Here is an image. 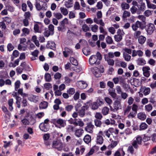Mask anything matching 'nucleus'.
I'll use <instances>...</instances> for the list:
<instances>
[{"label":"nucleus","instance_id":"34","mask_svg":"<svg viewBox=\"0 0 156 156\" xmlns=\"http://www.w3.org/2000/svg\"><path fill=\"white\" fill-rule=\"evenodd\" d=\"M123 57L125 61L127 62H129L130 60L131 56L129 54L125 53L124 52L123 53Z\"/></svg>","mask_w":156,"mask_h":156},{"label":"nucleus","instance_id":"60","mask_svg":"<svg viewBox=\"0 0 156 156\" xmlns=\"http://www.w3.org/2000/svg\"><path fill=\"white\" fill-rule=\"evenodd\" d=\"M136 113L134 112H131L128 116V117L129 119H132L134 118Z\"/></svg>","mask_w":156,"mask_h":156},{"label":"nucleus","instance_id":"25","mask_svg":"<svg viewBox=\"0 0 156 156\" xmlns=\"http://www.w3.org/2000/svg\"><path fill=\"white\" fill-rule=\"evenodd\" d=\"M147 7L149 9H154L156 8V5L151 3L149 0H145Z\"/></svg>","mask_w":156,"mask_h":156},{"label":"nucleus","instance_id":"20","mask_svg":"<svg viewBox=\"0 0 156 156\" xmlns=\"http://www.w3.org/2000/svg\"><path fill=\"white\" fill-rule=\"evenodd\" d=\"M104 139L101 135H97L96 139V142L98 144L101 145L103 143Z\"/></svg>","mask_w":156,"mask_h":156},{"label":"nucleus","instance_id":"29","mask_svg":"<svg viewBox=\"0 0 156 156\" xmlns=\"http://www.w3.org/2000/svg\"><path fill=\"white\" fill-rule=\"evenodd\" d=\"M136 61L137 64L140 66H143L146 63L145 60L142 58H138Z\"/></svg>","mask_w":156,"mask_h":156},{"label":"nucleus","instance_id":"50","mask_svg":"<svg viewBox=\"0 0 156 156\" xmlns=\"http://www.w3.org/2000/svg\"><path fill=\"white\" fill-rule=\"evenodd\" d=\"M130 10L133 14H134L136 12L137 14L138 9L135 6H132L130 9Z\"/></svg>","mask_w":156,"mask_h":156},{"label":"nucleus","instance_id":"2","mask_svg":"<svg viewBox=\"0 0 156 156\" xmlns=\"http://www.w3.org/2000/svg\"><path fill=\"white\" fill-rule=\"evenodd\" d=\"M51 122L56 127L59 129L64 127L66 125V121L61 118L52 119Z\"/></svg>","mask_w":156,"mask_h":156},{"label":"nucleus","instance_id":"33","mask_svg":"<svg viewBox=\"0 0 156 156\" xmlns=\"http://www.w3.org/2000/svg\"><path fill=\"white\" fill-rule=\"evenodd\" d=\"M138 38L139 43L141 44H144L146 40V37L142 35L140 36Z\"/></svg>","mask_w":156,"mask_h":156},{"label":"nucleus","instance_id":"15","mask_svg":"<svg viewBox=\"0 0 156 156\" xmlns=\"http://www.w3.org/2000/svg\"><path fill=\"white\" fill-rule=\"evenodd\" d=\"M143 52L142 51L139 50L137 51L133 50L132 51V56L134 57L138 55L140 57H142L143 55Z\"/></svg>","mask_w":156,"mask_h":156},{"label":"nucleus","instance_id":"24","mask_svg":"<svg viewBox=\"0 0 156 156\" xmlns=\"http://www.w3.org/2000/svg\"><path fill=\"white\" fill-rule=\"evenodd\" d=\"M133 81L131 82V84L134 85L135 87H138L141 84V83L139 80L136 79H133Z\"/></svg>","mask_w":156,"mask_h":156},{"label":"nucleus","instance_id":"4","mask_svg":"<svg viewBox=\"0 0 156 156\" xmlns=\"http://www.w3.org/2000/svg\"><path fill=\"white\" fill-rule=\"evenodd\" d=\"M144 27V25L141 22L137 21L136 22L133 23L132 25V30L136 31L137 30L138 28H140L141 29H143Z\"/></svg>","mask_w":156,"mask_h":156},{"label":"nucleus","instance_id":"55","mask_svg":"<svg viewBox=\"0 0 156 156\" xmlns=\"http://www.w3.org/2000/svg\"><path fill=\"white\" fill-rule=\"evenodd\" d=\"M95 125L97 127H100L101 125V121L97 119H95L94 121Z\"/></svg>","mask_w":156,"mask_h":156},{"label":"nucleus","instance_id":"53","mask_svg":"<svg viewBox=\"0 0 156 156\" xmlns=\"http://www.w3.org/2000/svg\"><path fill=\"white\" fill-rule=\"evenodd\" d=\"M73 106L72 105H68L65 107V110L68 112L71 111L73 108Z\"/></svg>","mask_w":156,"mask_h":156},{"label":"nucleus","instance_id":"11","mask_svg":"<svg viewBox=\"0 0 156 156\" xmlns=\"http://www.w3.org/2000/svg\"><path fill=\"white\" fill-rule=\"evenodd\" d=\"M141 3L140 5H139L137 6L138 11L137 14H140L142 12L144 11L146 8L145 4L144 2H141Z\"/></svg>","mask_w":156,"mask_h":156},{"label":"nucleus","instance_id":"51","mask_svg":"<svg viewBox=\"0 0 156 156\" xmlns=\"http://www.w3.org/2000/svg\"><path fill=\"white\" fill-rule=\"evenodd\" d=\"M141 31L139 30L136 31L134 34V37L135 39H137L141 34Z\"/></svg>","mask_w":156,"mask_h":156},{"label":"nucleus","instance_id":"19","mask_svg":"<svg viewBox=\"0 0 156 156\" xmlns=\"http://www.w3.org/2000/svg\"><path fill=\"white\" fill-rule=\"evenodd\" d=\"M84 130L83 129H79L76 130L75 134L76 137H79L82 136Z\"/></svg>","mask_w":156,"mask_h":156},{"label":"nucleus","instance_id":"48","mask_svg":"<svg viewBox=\"0 0 156 156\" xmlns=\"http://www.w3.org/2000/svg\"><path fill=\"white\" fill-rule=\"evenodd\" d=\"M122 52H124L128 54H131L132 53V50L130 48H123L122 50Z\"/></svg>","mask_w":156,"mask_h":156},{"label":"nucleus","instance_id":"9","mask_svg":"<svg viewBox=\"0 0 156 156\" xmlns=\"http://www.w3.org/2000/svg\"><path fill=\"white\" fill-rule=\"evenodd\" d=\"M94 127V126L91 122H88L87 124V126L85 127V130L88 133H92Z\"/></svg>","mask_w":156,"mask_h":156},{"label":"nucleus","instance_id":"38","mask_svg":"<svg viewBox=\"0 0 156 156\" xmlns=\"http://www.w3.org/2000/svg\"><path fill=\"white\" fill-rule=\"evenodd\" d=\"M73 0H68L65 2V5L68 8H70L73 6Z\"/></svg>","mask_w":156,"mask_h":156},{"label":"nucleus","instance_id":"21","mask_svg":"<svg viewBox=\"0 0 156 156\" xmlns=\"http://www.w3.org/2000/svg\"><path fill=\"white\" fill-rule=\"evenodd\" d=\"M41 130L44 132L47 131L48 129V125L45 124L44 123H41L39 126Z\"/></svg>","mask_w":156,"mask_h":156},{"label":"nucleus","instance_id":"42","mask_svg":"<svg viewBox=\"0 0 156 156\" xmlns=\"http://www.w3.org/2000/svg\"><path fill=\"white\" fill-rule=\"evenodd\" d=\"M28 121L29 122V125H33L36 122V120L32 116H31L28 119Z\"/></svg>","mask_w":156,"mask_h":156},{"label":"nucleus","instance_id":"12","mask_svg":"<svg viewBox=\"0 0 156 156\" xmlns=\"http://www.w3.org/2000/svg\"><path fill=\"white\" fill-rule=\"evenodd\" d=\"M154 29V26L153 24L150 23L146 28V30L148 34L151 35L153 32Z\"/></svg>","mask_w":156,"mask_h":156},{"label":"nucleus","instance_id":"61","mask_svg":"<svg viewBox=\"0 0 156 156\" xmlns=\"http://www.w3.org/2000/svg\"><path fill=\"white\" fill-rule=\"evenodd\" d=\"M54 16L58 20H60L62 19L63 16L60 13H56L54 14Z\"/></svg>","mask_w":156,"mask_h":156},{"label":"nucleus","instance_id":"39","mask_svg":"<svg viewBox=\"0 0 156 156\" xmlns=\"http://www.w3.org/2000/svg\"><path fill=\"white\" fill-rule=\"evenodd\" d=\"M105 41L107 44H112L113 42L112 38L109 36H108L106 37Z\"/></svg>","mask_w":156,"mask_h":156},{"label":"nucleus","instance_id":"17","mask_svg":"<svg viewBox=\"0 0 156 156\" xmlns=\"http://www.w3.org/2000/svg\"><path fill=\"white\" fill-rule=\"evenodd\" d=\"M140 92H143L145 95H146L150 93V89L148 87H142L140 89Z\"/></svg>","mask_w":156,"mask_h":156},{"label":"nucleus","instance_id":"14","mask_svg":"<svg viewBox=\"0 0 156 156\" xmlns=\"http://www.w3.org/2000/svg\"><path fill=\"white\" fill-rule=\"evenodd\" d=\"M76 84L79 88L81 89H84L87 86V83L83 81H78Z\"/></svg>","mask_w":156,"mask_h":156},{"label":"nucleus","instance_id":"1","mask_svg":"<svg viewBox=\"0 0 156 156\" xmlns=\"http://www.w3.org/2000/svg\"><path fill=\"white\" fill-rule=\"evenodd\" d=\"M102 59V56L99 52H98L96 55L91 56L89 59V63L91 65L94 64L98 65L100 63V61Z\"/></svg>","mask_w":156,"mask_h":156},{"label":"nucleus","instance_id":"64","mask_svg":"<svg viewBox=\"0 0 156 156\" xmlns=\"http://www.w3.org/2000/svg\"><path fill=\"white\" fill-rule=\"evenodd\" d=\"M31 16L30 13L29 12H25L24 15V16L25 17V19H29Z\"/></svg>","mask_w":156,"mask_h":156},{"label":"nucleus","instance_id":"54","mask_svg":"<svg viewBox=\"0 0 156 156\" xmlns=\"http://www.w3.org/2000/svg\"><path fill=\"white\" fill-rule=\"evenodd\" d=\"M147 125L145 122H143L140 126V128L141 130H144L147 127Z\"/></svg>","mask_w":156,"mask_h":156},{"label":"nucleus","instance_id":"56","mask_svg":"<svg viewBox=\"0 0 156 156\" xmlns=\"http://www.w3.org/2000/svg\"><path fill=\"white\" fill-rule=\"evenodd\" d=\"M20 81L18 80L16 81L15 83V90L17 91L18 88L20 87Z\"/></svg>","mask_w":156,"mask_h":156},{"label":"nucleus","instance_id":"22","mask_svg":"<svg viewBox=\"0 0 156 156\" xmlns=\"http://www.w3.org/2000/svg\"><path fill=\"white\" fill-rule=\"evenodd\" d=\"M98 17H94V22L97 24H100L101 26H104L105 24L102 20V19L98 20Z\"/></svg>","mask_w":156,"mask_h":156},{"label":"nucleus","instance_id":"62","mask_svg":"<svg viewBox=\"0 0 156 156\" xmlns=\"http://www.w3.org/2000/svg\"><path fill=\"white\" fill-rule=\"evenodd\" d=\"M80 6L79 2H76L74 6V9L75 10H78L80 9Z\"/></svg>","mask_w":156,"mask_h":156},{"label":"nucleus","instance_id":"63","mask_svg":"<svg viewBox=\"0 0 156 156\" xmlns=\"http://www.w3.org/2000/svg\"><path fill=\"white\" fill-rule=\"evenodd\" d=\"M53 34L51 33L48 30H46L44 33V36L46 37H48L50 35H52Z\"/></svg>","mask_w":156,"mask_h":156},{"label":"nucleus","instance_id":"44","mask_svg":"<svg viewBox=\"0 0 156 156\" xmlns=\"http://www.w3.org/2000/svg\"><path fill=\"white\" fill-rule=\"evenodd\" d=\"M13 100L12 98L9 99L8 101V104L9 106V109L10 111H12L13 109L12 105L13 103Z\"/></svg>","mask_w":156,"mask_h":156},{"label":"nucleus","instance_id":"32","mask_svg":"<svg viewBox=\"0 0 156 156\" xmlns=\"http://www.w3.org/2000/svg\"><path fill=\"white\" fill-rule=\"evenodd\" d=\"M69 24L68 19L66 18H65L62 20L61 21L59 24L61 27H64L65 25H67Z\"/></svg>","mask_w":156,"mask_h":156},{"label":"nucleus","instance_id":"52","mask_svg":"<svg viewBox=\"0 0 156 156\" xmlns=\"http://www.w3.org/2000/svg\"><path fill=\"white\" fill-rule=\"evenodd\" d=\"M109 94L113 98H115L116 97L117 94L115 92L114 90H109Z\"/></svg>","mask_w":156,"mask_h":156},{"label":"nucleus","instance_id":"43","mask_svg":"<svg viewBox=\"0 0 156 156\" xmlns=\"http://www.w3.org/2000/svg\"><path fill=\"white\" fill-rule=\"evenodd\" d=\"M109 111V108L106 107H104L102 110V112L104 115H107L108 114Z\"/></svg>","mask_w":156,"mask_h":156},{"label":"nucleus","instance_id":"37","mask_svg":"<svg viewBox=\"0 0 156 156\" xmlns=\"http://www.w3.org/2000/svg\"><path fill=\"white\" fill-rule=\"evenodd\" d=\"M23 90L22 88L19 89L18 90V94L20 95L23 98H24L25 97L28 96V94L26 93H23Z\"/></svg>","mask_w":156,"mask_h":156},{"label":"nucleus","instance_id":"13","mask_svg":"<svg viewBox=\"0 0 156 156\" xmlns=\"http://www.w3.org/2000/svg\"><path fill=\"white\" fill-rule=\"evenodd\" d=\"M92 71L96 77H99L101 76L99 69L97 67H94L92 68Z\"/></svg>","mask_w":156,"mask_h":156},{"label":"nucleus","instance_id":"45","mask_svg":"<svg viewBox=\"0 0 156 156\" xmlns=\"http://www.w3.org/2000/svg\"><path fill=\"white\" fill-rule=\"evenodd\" d=\"M145 108L146 111L149 112L152 110L153 107L151 104H149L145 105Z\"/></svg>","mask_w":156,"mask_h":156},{"label":"nucleus","instance_id":"16","mask_svg":"<svg viewBox=\"0 0 156 156\" xmlns=\"http://www.w3.org/2000/svg\"><path fill=\"white\" fill-rule=\"evenodd\" d=\"M52 147L54 148L57 149L59 151L61 150L62 148V144L60 143H58L56 141H53Z\"/></svg>","mask_w":156,"mask_h":156},{"label":"nucleus","instance_id":"49","mask_svg":"<svg viewBox=\"0 0 156 156\" xmlns=\"http://www.w3.org/2000/svg\"><path fill=\"white\" fill-rule=\"evenodd\" d=\"M45 79L46 81L50 82L51 80V75L49 73H46L45 75Z\"/></svg>","mask_w":156,"mask_h":156},{"label":"nucleus","instance_id":"3","mask_svg":"<svg viewBox=\"0 0 156 156\" xmlns=\"http://www.w3.org/2000/svg\"><path fill=\"white\" fill-rule=\"evenodd\" d=\"M117 34L114 36L115 41L117 42L121 41L122 39V37L125 34L123 31L120 29L118 30L117 32Z\"/></svg>","mask_w":156,"mask_h":156},{"label":"nucleus","instance_id":"7","mask_svg":"<svg viewBox=\"0 0 156 156\" xmlns=\"http://www.w3.org/2000/svg\"><path fill=\"white\" fill-rule=\"evenodd\" d=\"M89 108V107L86 104L82 107L81 109L77 110L76 109V111L77 112L79 115L81 117H83L85 114V111L87 110Z\"/></svg>","mask_w":156,"mask_h":156},{"label":"nucleus","instance_id":"47","mask_svg":"<svg viewBox=\"0 0 156 156\" xmlns=\"http://www.w3.org/2000/svg\"><path fill=\"white\" fill-rule=\"evenodd\" d=\"M98 28V26L96 25H92L91 26V30L94 32H97Z\"/></svg>","mask_w":156,"mask_h":156},{"label":"nucleus","instance_id":"41","mask_svg":"<svg viewBox=\"0 0 156 156\" xmlns=\"http://www.w3.org/2000/svg\"><path fill=\"white\" fill-rule=\"evenodd\" d=\"M60 10L61 13L64 16H66L68 13L67 9L64 7H61Z\"/></svg>","mask_w":156,"mask_h":156},{"label":"nucleus","instance_id":"36","mask_svg":"<svg viewBox=\"0 0 156 156\" xmlns=\"http://www.w3.org/2000/svg\"><path fill=\"white\" fill-rule=\"evenodd\" d=\"M105 60L106 61L109 65L113 66L114 64V61L111 58H105Z\"/></svg>","mask_w":156,"mask_h":156},{"label":"nucleus","instance_id":"28","mask_svg":"<svg viewBox=\"0 0 156 156\" xmlns=\"http://www.w3.org/2000/svg\"><path fill=\"white\" fill-rule=\"evenodd\" d=\"M137 117L141 120H144L146 119V115L144 113L141 112L138 114Z\"/></svg>","mask_w":156,"mask_h":156},{"label":"nucleus","instance_id":"59","mask_svg":"<svg viewBox=\"0 0 156 156\" xmlns=\"http://www.w3.org/2000/svg\"><path fill=\"white\" fill-rule=\"evenodd\" d=\"M114 53L112 52H110L108 53L107 55H105V58H113L114 57Z\"/></svg>","mask_w":156,"mask_h":156},{"label":"nucleus","instance_id":"35","mask_svg":"<svg viewBox=\"0 0 156 156\" xmlns=\"http://www.w3.org/2000/svg\"><path fill=\"white\" fill-rule=\"evenodd\" d=\"M83 140L85 143L88 144L91 140L90 136L88 134L86 135L83 138Z\"/></svg>","mask_w":156,"mask_h":156},{"label":"nucleus","instance_id":"58","mask_svg":"<svg viewBox=\"0 0 156 156\" xmlns=\"http://www.w3.org/2000/svg\"><path fill=\"white\" fill-rule=\"evenodd\" d=\"M22 124L25 125H29V122L28 121V119L26 118H24L21 120Z\"/></svg>","mask_w":156,"mask_h":156},{"label":"nucleus","instance_id":"23","mask_svg":"<svg viewBox=\"0 0 156 156\" xmlns=\"http://www.w3.org/2000/svg\"><path fill=\"white\" fill-rule=\"evenodd\" d=\"M55 43L52 41H48L46 45V47L48 48L54 49L55 48Z\"/></svg>","mask_w":156,"mask_h":156},{"label":"nucleus","instance_id":"27","mask_svg":"<svg viewBox=\"0 0 156 156\" xmlns=\"http://www.w3.org/2000/svg\"><path fill=\"white\" fill-rule=\"evenodd\" d=\"M108 131L112 134H113L115 135H118L119 134V130L116 128H109L108 129Z\"/></svg>","mask_w":156,"mask_h":156},{"label":"nucleus","instance_id":"57","mask_svg":"<svg viewBox=\"0 0 156 156\" xmlns=\"http://www.w3.org/2000/svg\"><path fill=\"white\" fill-rule=\"evenodd\" d=\"M82 28L83 30L85 32H86L89 30L90 28L86 24H84L82 26Z\"/></svg>","mask_w":156,"mask_h":156},{"label":"nucleus","instance_id":"40","mask_svg":"<svg viewBox=\"0 0 156 156\" xmlns=\"http://www.w3.org/2000/svg\"><path fill=\"white\" fill-rule=\"evenodd\" d=\"M70 60L71 63L74 65L76 66L78 64V62L76 59L73 57L70 58Z\"/></svg>","mask_w":156,"mask_h":156},{"label":"nucleus","instance_id":"26","mask_svg":"<svg viewBox=\"0 0 156 156\" xmlns=\"http://www.w3.org/2000/svg\"><path fill=\"white\" fill-rule=\"evenodd\" d=\"M48 103L45 101H43L41 102L39 104V107L40 109H44L46 108L48 106Z\"/></svg>","mask_w":156,"mask_h":156},{"label":"nucleus","instance_id":"18","mask_svg":"<svg viewBox=\"0 0 156 156\" xmlns=\"http://www.w3.org/2000/svg\"><path fill=\"white\" fill-rule=\"evenodd\" d=\"M28 99L31 102L36 103L38 101L39 98L37 96L31 95L28 97Z\"/></svg>","mask_w":156,"mask_h":156},{"label":"nucleus","instance_id":"31","mask_svg":"<svg viewBox=\"0 0 156 156\" xmlns=\"http://www.w3.org/2000/svg\"><path fill=\"white\" fill-rule=\"evenodd\" d=\"M27 48V44L20 43L18 45V49L20 51H25L26 49Z\"/></svg>","mask_w":156,"mask_h":156},{"label":"nucleus","instance_id":"46","mask_svg":"<svg viewBox=\"0 0 156 156\" xmlns=\"http://www.w3.org/2000/svg\"><path fill=\"white\" fill-rule=\"evenodd\" d=\"M121 6L122 9H128L129 8V4L126 2H123L122 3Z\"/></svg>","mask_w":156,"mask_h":156},{"label":"nucleus","instance_id":"10","mask_svg":"<svg viewBox=\"0 0 156 156\" xmlns=\"http://www.w3.org/2000/svg\"><path fill=\"white\" fill-rule=\"evenodd\" d=\"M150 70L151 69L148 66L143 67L142 68V71L144 75L147 77H149L150 75Z\"/></svg>","mask_w":156,"mask_h":156},{"label":"nucleus","instance_id":"30","mask_svg":"<svg viewBox=\"0 0 156 156\" xmlns=\"http://www.w3.org/2000/svg\"><path fill=\"white\" fill-rule=\"evenodd\" d=\"M118 141H112V143L108 147L109 149H112L115 147L118 144Z\"/></svg>","mask_w":156,"mask_h":156},{"label":"nucleus","instance_id":"8","mask_svg":"<svg viewBox=\"0 0 156 156\" xmlns=\"http://www.w3.org/2000/svg\"><path fill=\"white\" fill-rule=\"evenodd\" d=\"M64 56L66 58L69 55H73V51L72 49L68 47H65L64 50L63 51Z\"/></svg>","mask_w":156,"mask_h":156},{"label":"nucleus","instance_id":"6","mask_svg":"<svg viewBox=\"0 0 156 156\" xmlns=\"http://www.w3.org/2000/svg\"><path fill=\"white\" fill-rule=\"evenodd\" d=\"M37 10L40 11L41 9L46 10L47 9V4L44 3L42 5H41L40 2L36 1L34 4Z\"/></svg>","mask_w":156,"mask_h":156},{"label":"nucleus","instance_id":"5","mask_svg":"<svg viewBox=\"0 0 156 156\" xmlns=\"http://www.w3.org/2000/svg\"><path fill=\"white\" fill-rule=\"evenodd\" d=\"M122 107L120 100H116L114 101L113 104V108L112 111L114 112H115L119 109H121Z\"/></svg>","mask_w":156,"mask_h":156}]
</instances>
